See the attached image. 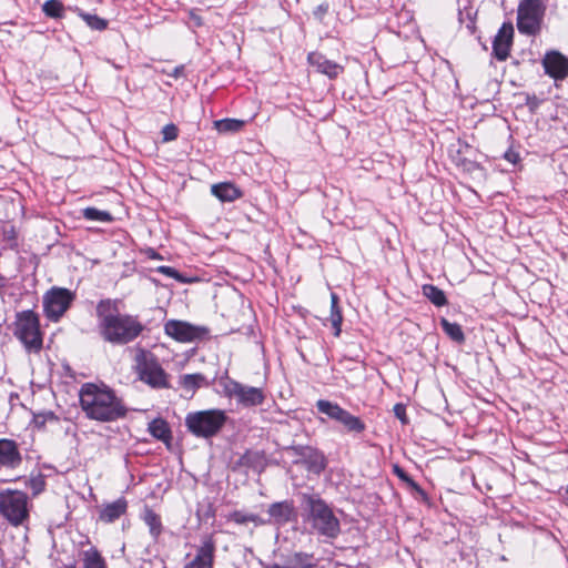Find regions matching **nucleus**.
<instances>
[{"mask_svg": "<svg viewBox=\"0 0 568 568\" xmlns=\"http://www.w3.org/2000/svg\"><path fill=\"white\" fill-rule=\"evenodd\" d=\"M98 318V333L101 339L113 346L128 345L146 329L139 315L119 311V301L112 298L100 300L95 306Z\"/></svg>", "mask_w": 568, "mask_h": 568, "instance_id": "nucleus-1", "label": "nucleus"}, {"mask_svg": "<svg viewBox=\"0 0 568 568\" xmlns=\"http://www.w3.org/2000/svg\"><path fill=\"white\" fill-rule=\"evenodd\" d=\"M79 405L88 419L98 423L124 419L130 410L116 390L104 383H83L79 389Z\"/></svg>", "mask_w": 568, "mask_h": 568, "instance_id": "nucleus-2", "label": "nucleus"}, {"mask_svg": "<svg viewBox=\"0 0 568 568\" xmlns=\"http://www.w3.org/2000/svg\"><path fill=\"white\" fill-rule=\"evenodd\" d=\"M302 505L306 511L305 520L318 535L332 539L339 535V520L323 498L315 494H302Z\"/></svg>", "mask_w": 568, "mask_h": 568, "instance_id": "nucleus-3", "label": "nucleus"}, {"mask_svg": "<svg viewBox=\"0 0 568 568\" xmlns=\"http://www.w3.org/2000/svg\"><path fill=\"white\" fill-rule=\"evenodd\" d=\"M12 333L26 352L39 354L42 351L44 333L41 329L40 316L33 310L16 314Z\"/></svg>", "mask_w": 568, "mask_h": 568, "instance_id": "nucleus-4", "label": "nucleus"}, {"mask_svg": "<svg viewBox=\"0 0 568 568\" xmlns=\"http://www.w3.org/2000/svg\"><path fill=\"white\" fill-rule=\"evenodd\" d=\"M227 419L229 417L223 409L196 410L185 416V427L194 437L210 439L220 434Z\"/></svg>", "mask_w": 568, "mask_h": 568, "instance_id": "nucleus-5", "label": "nucleus"}, {"mask_svg": "<svg viewBox=\"0 0 568 568\" xmlns=\"http://www.w3.org/2000/svg\"><path fill=\"white\" fill-rule=\"evenodd\" d=\"M31 507L26 491L11 488L0 490V514L10 526H27Z\"/></svg>", "mask_w": 568, "mask_h": 568, "instance_id": "nucleus-6", "label": "nucleus"}, {"mask_svg": "<svg viewBox=\"0 0 568 568\" xmlns=\"http://www.w3.org/2000/svg\"><path fill=\"white\" fill-rule=\"evenodd\" d=\"M134 372L139 379L152 388H169V375L150 351L139 347L134 354Z\"/></svg>", "mask_w": 568, "mask_h": 568, "instance_id": "nucleus-7", "label": "nucleus"}, {"mask_svg": "<svg viewBox=\"0 0 568 568\" xmlns=\"http://www.w3.org/2000/svg\"><path fill=\"white\" fill-rule=\"evenodd\" d=\"M546 14L544 0H520L517 8V29L525 36H537L541 31Z\"/></svg>", "mask_w": 568, "mask_h": 568, "instance_id": "nucleus-8", "label": "nucleus"}, {"mask_svg": "<svg viewBox=\"0 0 568 568\" xmlns=\"http://www.w3.org/2000/svg\"><path fill=\"white\" fill-rule=\"evenodd\" d=\"M75 300V293L65 287L53 286L43 295V313L53 323H58Z\"/></svg>", "mask_w": 568, "mask_h": 568, "instance_id": "nucleus-9", "label": "nucleus"}, {"mask_svg": "<svg viewBox=\"0 0 568 568\" xmlns=\"http://www.w3.org/2000/svg\"><path fill=\"white\" fill-rule=\"evenodd\" d=\"M223 392L226 397L235 398L236 404L245 408L260 406L266 399L262 387L247 386L233 378H227L223 384Z\"/></svg>", "mask_w": 568, "mask_h": 568, "instance_id": "nucleus-10", "label": "nucleus"}, {"mask_svg": "<svg viewBox=\"0 0 568 568\" xmlns=\"http://www.w3.org/2000/svg\"><path fill=\"white\" fill-rule=\"evenodd\" d=\"M316 407L320 413L325 414L331 419L341 423L349 433L361 434L366 429L365 423L358 417L351 414L348 410L326 399H318Z\"/></svg>", "mask_w": 568, "mask_h": 568, "instance_id": "nucleus-11", "label": "nucleus"}, {"mask_svg": "<svg viewBox=\"0 0 568 568\" xmlns=\"http://www.w3.org/2000/svg\"><path fill=\"white\" fill-rule=\"evenodd\" d=\"M164 333L180 343H191L202 339L210 334L205 326H195L187 322L170 320L164 324Z\"/></svg>", "mask_w": 568, "mask_h": 568, "instance_id": "nucleus-12", "label": "nucleus"}, {"mask_svg": "<svg viewBox=\"0 0 568 568\" xmlns=\"http://www.w3.org/2000/svg\"><path fill=\"white\" fill-rule=\"evenodd\" d=\"M290 450L297 457L296 464H302L307 471L320 475L327 466L325 455L311 446H292Z\"/></svg>", "mask_w": 568, "mask_h": 568, "instance_id": "nucleus-13", "label": "nucleus"}, {"mask_svg": "<svg viewBox=\"0 0 568 568\" xmlns=\"http://www.w3.org/2000/svg\"><path fill=\"white\" fill-rule=\"evenodd\" d=\"M545 73L555 81L568 78V58L556 50L547 51L541 60Z\"/></svg>", "mask_w": 568, "mask_h": 568, "instance_id": "nucleus-14", "label": "nucleus"}, {"mask_svg": "<svg viewBox=\"0 0 568 568\" xmlns=\"http://www.w3.org/2000/svg\"><path fill=\"white\" fill-rule=\"evenodd\" d=\"M216 550L214 535L210 534L202 538L201 546L195 557L185 565V568H213Z\"/></svg>", "mask_w": 568, "mask_h": 568, "instance_id": "nucleus-15", "label": "nucleus"}, {"mask_svg": "<svg viewBox=\"0 0 568 568\" xmlns=\"http://www.w3.org/2000/svg\"><path fill=\"white\" fill-rule=\"evenodd\" d=\"M22 462L23 457L18 442L7 437L0 438V469H17Z\"/></svg>", "mask_w": 568, "mask_h": 568, "instance_id": "nucleus-16", "label": "nucleus"}, {"mask_svg": "<svg viewBox=\"0 0 568 568\" xmlns=\"http://www.w3.org/2000/svg\"><path fill=\"white\" fill-rule=\"evenodd\" d=\"M513 39V24L510 22L503 23L493 41V54L498 61H506L510 55Z\"/></svg>", "mask_w": 568, "mask_h": 568, "instance_id": "nucleus-17", "label": "nucleus"}, {"mask_svg": "<svg viewBox=\"0 0 568 568\" xmlns=\"http://www.w3.org/2000/svg\"><path fill=\"white\" fill-rule=\"evenodd\" d=\"M307 62L315 68L316 72L322 73L329 79H336L344 72V67L338 64L320 52H310Z\"/></svg>", "mask_w": 568, "mask_h": 568, "instance_id": "nucleus-18", "label": "nucleus"}, {"mask_svg": "<svg viewBox=\"0 0 568 568\" xmlns=\"http://www.w3.org/2000/svg\"><path fill=\"white\" fill-rule=\"evenodd\" d=\"M267 513L273 523L280 526L296 519L294 501L288 499L271 504Z\"/></svg>", "mask_w": 568, "mask_h": 568, "instance_id": "nucleus-19", "label": "nucleus"}, {"mask_svg": "<svg viewBox=\"0 0 568 568\" xmlns=\"http://www.w3.org/2000/svg\"><path fill=\"white\" fill-rule=\"evenodd\" d=\"M128 507L129 504L124 497L104 504L99 511V520L104 524H112L126 514Z\"/></svg>", "mask_w": 568, "mask_h": 568, "instance_id": "nucleus-20", "label": "nucleus"}, {"mask_svg": "<svg viewBox=\"0 0 568 568\" xmlns=\"http://www.w3.org/2000/svg\"><path fill=\"white\" fill-rule=\"evenodd\" d=\"M211 192L222 202H233L242 197V191L231 182L213 184Z\"/></svg>", "mask_w": 568, "mask_h": 568, "instance_id": "nucleus-21", "label": "nucleus"}, {"mask_svg": "<svg viewBox=\"0 0 568 568\" xmlns=\"http://www.w3.org/2000/svg\"><path fill=\"white\" fill-rule=\"evenodd\" d=\"M148 430L154 438L163 442L166 445L171 444L172 430L165 419L161 417L154 418L149 423Z\"/></svg>", "mask_w": 568, "mask_h": 568, "instance_id": "nucleus-22", "label": "nucleus"}, {"mask_svg": "<svg viewBox=\"0 0 568 568\" xmlns=\"http://www.w3.org/2000/svg\"><path fill=\"white\" fill-rule=\"evenodd\" d=\"M141 519L149 527L150 535L154 539H158L163 531L161 516L156 514L151 507L144 506L141 514Z\"/></svg>", "mask_w": 568, "mask_h": 568, "instance_id": "nucleus-23", "label": "nucleus"}, {"mask_svg": "<svg viewBox=\"0 0 568 568\" xmlns=\"http://www.w3.org/2000/svg\"><path fill=\"white\" fill-rule=\"evenodd\" d=\"M83 568H108L105 558L97 547L83 550L81 552Z\"/></svg>", "mask_w": 568, "mask_h": 568, "instance_id": "nucleus-24", "label": "nucleus"}, {"mask_svg": "<svg viewBox=\"0 0 568 568\" xmlns=\"http://www.w3.org/2000/svg\"><path fill=\"white\" fill-rule=\"evenodd\" d=\"M328 320L334 328V336L338 337L342 332L343 313L339 306V297L336 293H331V314Z\"/></svg>", "mask_w": 568, "mask_h": 568, "instance_id": "nucleus-25", "label": "nucleus"}, {"mask_svg": "<svg viewBox=\"0 0 568 568\" xmlns=\"http://www.w3.org/2000/svg\"><path fill=\"white\" fill-rule=\"evenodd\" d=\"M422 292L423 295L437 307H443L448 304L445 292L434 284H424Z\"/></svg>", "mask_w": 568, "mask_h": 568, "instance_id": "nucleus-26", "label": "nucleus"}, {"mask_svg": "<svg viewBox=\"0 0 568 568\" xmlns=\"http://www.w3.org/2000/svg\"><path fill=\"white\" fill-rule=\"evenodd\" d=\"M226 519L227 521H232L236 525H246L248 523H253L255 526H263L266 524V520L261 518L258 515L244 513L242 510H234L230 513Z\"/></svg>", "mask_w": 568, "mask_h": 568, "instance_id": "nucleus-27", "label": "nucleus"}, {"mask_svg": "<svg viewBox=\"0 0 568 568\" xmlns=\"http://www.w3.org/2000/svg\"><path fill=\"white\" fill-rule=\"evenodd\" d=\"M440 327L443 332L454 342L464 343L465 334L463 332L462 326L458 323H452L447 318L443 317L440 320Z\"/></svg>", "mask_w": 568, "mask_h": 568, "instance_id": "nucleus-28", "label": "nucleus"}, {"mask_svg": "<svg viewBox=\"0 0 568 568\" xmlns=\"http://www.w3.org/2000/svg\"><path fill=\"white\" fill-rule=\"evenodd\" d=\"M43 13L52 19L64 17V6L61 0H47L42 6Z\"/></svg>", "mask_w": 568, "mask_h": 568, "instance_id": "nucleus-29", "label": "nucleus"}, {"mask_svg": "<svg viewBox=\"0 0 568 568\" xmlns=\"http://www.w3.org/2000/svg\"><path fill=\"white\" fill-rule=\"evenodd\" d=\"M78 16L93 30L103 31L108 28V21L97 14H90L77 9Z\"/></svg>", "mask_w": 568, "mask_h": 568, "instance_id": "nucleus-30", "label": "nucleus"}, {"mask_svg": "<svg viewBox=\"0 0 568 568\" xmlns=\"http://www.w3.org/2000/svg\"><path fill=\"white\" fill-rule=\"evenodd\" d=\"M26 486L31 490L32 496L37 497L47 488L45 476L42 473L31 475L27 480Z\"/></svg>", "mask_w": 568, "mask_h": 568, "instance_id": "nucleus-31", "label": "nucleus"}, {"mask_svg": "<svg viewBox=\"0 0 568 568\" xmlns=\"http://www.w3.org/2000/svg\"><path fill=\"white\" fill-rule=\"evenodd\" d=\"M290 562L291 566H288V568H314L316 566L313 554L302 551L295 552Z\"/></svg>", "mask_w": 568, "mask_h": 568, "instance_id": "nucleus-32", "label": "nucleus"}, {"mask_svg": "<svg viewBox=\"0 0 568 568\" xmlns=\"http://www.w3.org/2000/svg\"><path fill=\"white\" fill-rule=\"evenodd\" d=\"M82 215L88 221H99V222L110 223L114 220L110 212L101 211L97 207H85L82 211Z\"/></svg>", "mask_w": 568, "mask_h": 568, "instance_id": "nucleus-33", "label": "nucleus"}, {"mask_svg": "<svg viewBox=\"0 0 568 568\" xmlns=\"http://www.w3.org/2000/svg\"><path fill=\"white\" fill-rule=\"evenodd\" d=\"M60 418L51 410L33 415L32 424L38 430H44L48 423H59Z\"/></svg>", "mask_w": 568, "mask_h": 568, "instance_id": "nucleus-34", "label": "nucleus"}, {"mask_svg": "<svg viewBox=\"0 0 568 568\" xmlns=\"http://www.w3.org/2000/svg\"><path fill=\"white\" fill-rule=\"evenodd\" d=\"M204 381L205 377L200 373L186 374L182 376L180 384L184 389L194 392L202 386Z\"/></svg>", "mask_w": 568, "mask_h": 568, "instance_id": "nucleus-35", "label": "nucleus"}, {"mask_svg": "<svg viewBox=\"0 0 568 568\" xmlns=\"http://www.w3.org/2000/svg\"><path fill=\"white\" fill-rule=\"evenodd\" d=\"M244 122L235 119H224L215 122L220 132H237L242 129Z\"/></svg>", "mask_w": 568, "mask_h": 568, "instance_id": "nucleus-36", "label": "nucleus"}, {"mask_svg": "<svg viewBox=\"0 0 568 568\" xmlns=\"http://www.w3.org/2000/svg\"><path fill=\"white\" fill-rule=\"evenodd\" d=\"M179 136V128L174 123H169L162 129V142H171Z\"/></svg>", "mask_w": 568, "mask_h": 568, "instance_id": "nucleus-37", "label": "nucleus"}, {"mask_svg": "<svg viewBox=\"0 0 568 568\" xmlns=\"http://www.w3.org/2000/svg\"><path fill=\"white\" fill-rule=\"evenodd\" d=\"M393 412L395 416L402 422L403 425H406L409 423L407 413H406V406L402 403L395 404L393 407Z\"/></svg>", "mask_w": 568, "mask_h": 568, "instance_id": "nucleus-38", "label": "nucleus"}, {"mask_svg": "<svg viewBox=\"0 0 568 568\" xmlns=\"http://www.w3.org/2000/svg\"><path fill=\"white\" fill-rule=\"evenodd\" d=\"M328 10H329L328 2H323L314 9L313 16L315 17V19L323 21L324 17L327 14Z\"/></svg>", "mask_w": 568, "mask_h": 568, "instance_id": "nucleus-39", "label": "nucleus"}, {"mask_svg": "<svg viewBox=\"0 0 568 568\" xmlns=\"http://www.w3.org/2000/svg\"><path fill=\"white\" fill-rule=\"evenodd\" d=\"M404 483L407 485L408 488H410L413 491H415L416 494H418L423 498L427 497L426 491L410 476Z\"/></svg>", "mask_w": 568, "mask_h": 568, "instance_id": "nucleus-40", "label": "nucleus"}, {"mask_svg": "<svg viewBox=\"0 0 568 568\" xmlns=\"http://www.w3.org/2000/svg\"><path fill=\"white\" fill-rule=\"evenodd\" d=\"M393 474L396 475L403 483L409 477V475L399 466H393Z\"/></svg>", "mask_w": 568, "mask_h": 568, "instance_id": "nucleus-41", "label": "nucleus"}, {"mask_svg": "<svg viewBox=\"0 0 568 568\" xmlns=\"http://www.w3.org/2000/svg\"><path fill=\"white\" fill-rule=\"evenodd\" d=\"M159 272L170 277H178V271L171 266H160Z\"/></svg>", "mask_w": 568, "mask_h": 568, "instance_id": "nucleus-42", "label": "nucleus"}, {"mask_svg": "<svg viewBox=\"0 0 568 568\" xmlns=\"http://www.w3.org/2000/svg\"><path fill=\"white\" fill-rule=\"evenodd\" d=\"M505 159L508 162L516 164L519 161V154L515 151L509 150L505 153Z\"/></svg>", "mask_w": 568, "mask_h": 568, "instance_id": "nucleus-43", "label": "nucleus"}, {"mask_svg": "<svg viewBox=\"0 0 568 568\" xmlns=\"http://www.w3.org/2000/svg\"><path fill=\"white\" fill-rule=\"evenodd\" d=\"M251 453L250 452H246L242 457H241V464L243 465H247L250 459H251Z\"/></svg>", "mask_w": 568, "mask_h": 568, "instance_id": "nucleus-44", "label": "nucleus"}, {"mask_svg": "<svg viewBox=\"0 0 568 568\" xmlns=\"http://www.w3.org/2000/svg\"><path fill=\"white\" fill-rule=\"evenodd\" d=\"M4 288H6V278L0 276V295L3 294Z\"/></svg>", "mask_w": 568, "mask_h": 568, "instance_id": "nucleus-45", "label": "nucleus"}, {"mask_svg": "<svg viewBox=\"0 0 568 568\" xmlns=\"http://www.w3.org/2000/svg\"><path fill=\"white\" fill-rule=\"evenodd\" d=\"M266 568H288V567L281 566L278 564H273V565L267 566Z\"/></svg>", "mask_w": 568, "mask_h": 568, "instance_id": "nucleus-46", "label": "nucleus"}, {"mask_svg": "<svg viewBox=\"0 0 568 568\" xmlns=\"http://www.w3.org/2000/svg\"><path fill=\"white\" fill-rule=\"evenodd\" d=\"M65 568H77L74 564L65 566Z\"/></svg>", "mask_w": 568, "mask_h": 568, "instance_id": "nucleus-47", "label": "nucleus"}, {"mask_svg": "<svg viewBox=\"0 0 568 568\" xmlns=\"http://www.w3.org/2000/svg\"><path fill=\"white\" fill-rule=\"evenodd\" d=\"M182 69H183V67H181V68H176V69H175V72H176V73H180V70H182Z\"/></svg>", "mask_w": 568, "mask_h": 568, "instance_id": "nucleus-48", "label": "nucleus"}]
</instances>
